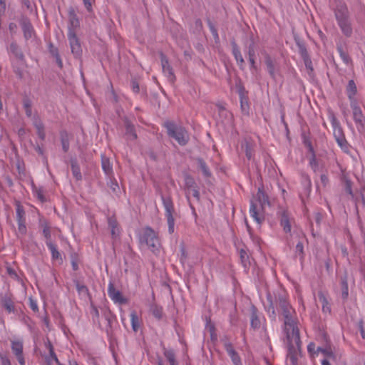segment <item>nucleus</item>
Segmentation results:
<instances>
[{
	"label": "nucleus",
	"mask_w": 365,
	"mask_h": 365,
	"mask_svg": "<svg viewBox=\"0 0 365 365\" xmlns=\"http://www.w3.org/2000/svg\"><path fill=\"white\" fill-rule=\"evenodd\" d=\"M295 255L299 256L300 260H303L304 258V245L302 242H299L296 245L295 247Z\"/></svg>",
	"instance_id": "51"
},
{
	"label": "nucleus",
	"mask_w": 365,
	"mask_h": 365,
	"mask_svg": "<svg viewBox=\"0 0 365 365\" xmlns=\"http://www.w3.org/2000/svg\"><path fill=\"white\" fill-rule=\"evenodd\" d=\"M247 55L248 58H256L255 56V42L253 36L250 37V43L247 46Z\"/></svg>",
	"instance_id": "48"
},
{
	"label": "nucleus",
	"mask_w": 365,
	"mask_h": 365,
	"mask_svg": "<svg viewBox=\"0 0 365 365\" xmlns=\"http://www.w3.org/2000/svg\"><path fill=\"white\" fill-rule=\"evenodd\" d=\"M163 354L169 363L176 361L175 354L173 349H168L165 347V346H163Z\"/></svg>",
	"instance_id": "47"
},
{
	"label": "nucleus",
	"mask_w": 365,
	"mask_h": 365,
	"mask_svg": "<svg viewBox=\"0 0 365 365\" xmlns=\"http://www.w3.org/2000/svg\"><path fill=\"white\" fill-rule=\"evenodd\" d=\"M71 167L73 177L76 179V180H81L82 175L81 173L79 164L76 158L71 160Z\"/></svg>",
	"instance_id": "36"
},
{
	"label": "nucleus",
	"mask_w": 365,
	"mask_h": 365,
	"mask_svg": "<svg viewBox=\"0 0 365 365\" xmlns=\"http://www.w3.org/2000/svg\"><path fill=\"white\" fill-rule=\"evenodd\" d=\"M195 160L197 163V167L201 170L205 178H210L212 177V172L210 171L207 163L200 157L195 158Z\"/></svg>",
	"instance_id": "28"
},
{
	"label": "nucleus",
	"mask_w": 365,
	"mask_h": 365,
	"mask_svg": "<svg viewBox=\"0 0 365 365\" xmlns=\"http://www.w3.org/2000/svg\"><path fill=\"white\" fill-rule=\"evenodd\" d=\"M340 285L341 289V298L344 302L346 301L349 297L348 273L344 271L340 276Z\"/></svg>",
	"instance_id": "24"
},
{
	"label": "nucleus",
	"mask_w": 365,
	"mask_h": 365,
	"mask_svg": "<svg viewBox=\"0 0 365 365\" xmlns=\"http://www.w3.org/2000/svg\"><path fill=\"white\" fill-rule=\"evenodd\" d=\"M240 258L241 263L245 268H247L250 266V262L249 260V255L247 251L245 250L244 249H241L240 250Z\"/></svg>",
	"instance_id": "45"
},
{
	"label": "nucleus",
	"mask_w": 365,
	"mask_h": 365,
	"mask_svg": "<svg viewBox=\"0 0 365 365\" xmlns=\"http://www.w3.org/2000/svg\"><path fill=\"white\" fill-rule=\"evenodd\" d=\"M163 125L167 129L168 135L174 138L180 145L185 146L188 143L190 135L185 127L171 120L165 121Z\"/></svg>",
	"instance_id": "4"
},
{
	"label": "nucleus",
	"mask_w": 365,
	"mask_h": 365,
	"mask_svg": "<svg viewBox=\"0 0 365 365\" xmlns=\"http://www.w3.org/2000/svg\"><path fill=\"white\" fill-rule=\"evenodd\" d=\"M75 285L79 294L90 295L88 288L86 285L81 284L78 281H75Z\"/></svg>",
	"instance_id": "49"
},
{
	"label": "nucleus",
	"mask_w": 365,
	"mask_h": 365,
	"mask_svg": "<svg viewBox=\"0 0 365 365\" xmlns=\"http://www.w3.org/2000/svg\"><path fill=\"white\" fill-rule=\"evenodd\" d=\"M264 62L267 66V71L271 76V78L274 80L276 78L275 75V66L274 63L271 56L269 54H266L264 57Z\"/></svg>",
	"instance_id": "34"
},
{
	"label": "nucleus",
	"mask_w": 365,
	"mask_h": 365,
	"mask_svg": "<svg viewBox=\"0 0 365 365\" xmlns=\"http://www.w3.org/2000/svg\"><path fill=\"white\" fill-rule=\"evenodd\" d=\"M22 5L26 6L30 14L36 13V6L35 4H32L30 0H20Z\"/></svg>",
	"instance_id": "50"
},
{
	"label": "nucleus",
	"mask_w": 365,
	"mask_h": 365,
	"mask_svg": "<svg viewBox=\"0 0 365 365\" xmlns=\"http://www.w3.org/2000/svg\"><path fill=\"white\" fill-rule=\"evenodd\" d=\"M150 312L152 315L158 321L162 320L165 315L163 307L156 304H152L150 305Z\"/></svg>",
	"instance_id": "35"
},
{
	"label": "nucleus",
	"mask_w": 365,
	"mask_h": 365,
	"mask_svg": "<svg viewBox=\"0 0 365 365\" xmlns=\"http://www.w3.org/2000/svg\"><path fill=\"white\" fill-rule=\"evenodd\" d=\"M336 50L343 62L346 65L352 64V59L351 58L348 53L344 50L343 46L341 43L336 45Z\"/></svg>",
	"instance_id": "39"
},
{
	"label": "nucleus",
	"mask_w": 365,
	"mask_h": 365,
	"mask_svg": "<svg viewBox=\"0 0 365 365\" xmlns=\"http://www.w3.org/2000/svg\"><path fill=\"white\" fill-rule=\"evenodd\" d=\"M108 227L110 229L111 237L113 240L119 238L120 230L118 223L115 218L109 217L108 219Z\"/></svg>",
	"instance_id": "25"
},
{
	"label": "nucleus",
	"mask_w": 365,
	"mask_h": 365,
	"mask_svg": "<svg viewBox=\"0 0 365 365\" xmlns=\"http://www.w3.org/2000/svg\"><path fill=\"white\" fill-rule=\"evenodd\" d=\"M250 327L253 330H258L261 327L260 315L261 313L259 312L257 308L252 304L250 309Z\"/></svg>",
	"instance_id": "20"
},
{
	"label": "nucleus",
	"mask_w": 365,
	"mask_h": 365,
	"mask_svg": "<svg viewBox=\"0 0 365 365\" xmlns=\"http://www.w3.org/2000/svg\"><path fill=\"white\" fill-rule=\"evenodd\" d=\"M309 160V165L311 167L314 173H317L320 170L319 161L317 158L316 154L312 155H307Z\"/></svg>",
	"instance_id": "41"
},
{
	"label": "nucleus",
	"mask_w": 365,
	"mask_h": 365,
	"mask_svg": "<svg viewBox=\"0 0 365 365\" xmlns=\"http://www.w3.org/2000/svg\"><path fill=\"white\" fill-rule=\"evenodd\" d=\"M344 190L345 192L351 196V200H354V195L352 190V182L349 179L345 180Z\"/></svg>",
	"instance_id": "52"
},
{
	"label": "nucleus",
	"mask_w": 365,
	"mask_h": 365,
	"mask_svg": "<svg viewBox=\"0 0 365 365\" xmlns=\"http://www.w3.org/2000/svg\"><path fill=\"white\" fill-rule=\"evenodd\" d=\"M277 305L284 324V330L289 329L291 334H294V337L299 340V329L297 327V318L295 309L292 307L287 298L284 294H278L276 297Z\"/></svg>",
	"instance_id": "1"
},
{
	"label": "nucleus",
	"mask_w": 365,
	"mask_h": 365,
	"mask_svg": "<svg viewBox=\"0 0 365 365\" xmlns=\"http://www.w3.org/2000/svg\"><path fill=\"white\" fill-rule=\"evenodd\" d=\"M334 16L341 33L347 38L353 34L349 11L345 3L339 1L334 9Z\"/></svg>",
	"instance_id": "3"
},
{
	"label": "nucleus",
	"mask_w": 365,
	"mask_h": 365,
	"mask_svg": "<svg viewBox=\"0 0 365 365\" xmlns=\"http://www.w3.org/2000/svg\"><path fill=\"white\" fill-rule=\"evenodd\" d=\"M123 121L125 128V135H128V139L130 140H136L138 135L135 132V125L126 117L123 119Z\"/></svg>",
	"instance_id": "27"
},
{
	"label": "nucleus",
	"mask_w": 365,
	"mask_h": 365,
	"mask_svg": "<svg viewBox=\"0 0 365 365\" xmlns=\"http://www.w3.org/2000/svg\"><path fill=\"white\" fill-rule=\"evenodd\" d=\"M230 44L232 46V53L235 57L237 64L240 69L243 71L245 69V62L241 53L240 49L235 39L231 41Z\"/></svg>",
	"instance_id": "21"
},
{
	"label": "nucleus",
	"mask_w": 365,
	"mask_h": 365,
	"mask_svg": "<svg viewBox=\"0 0 365 365\" xmlns=\"http://www.w3.org/2000/svg\"><path fill=\"white\" fill-rule=\"evenodd\" d=\"M48 51L51 55L55 58L56 63L59 68L61 69L63 68V61L58 53V49L51 42L48 44Z\"/></svg>",
	"instance_id": "32"
},
{
	"label": "nucleus",
	"mask_w": 365,
	"mask_h": 365,
	"mask_svg": "<svg viewBox=\"0 0 365 365\" xmlns=\"http://www.w3.org/2000/svg\"><path fill=\"white\" fill-rule=\"evenodd\" d=\"M18 222V231L20 234L22 235H24L26 234L27 228L26 226V220H20Z\"/></svg>",
	"instance_id": "56"
},
{
	"label": "nucleus",
	"mask_w": 365,
	"mask_h": 365,
	"mask_svg": "<svg viewBox=\"0 0 365 365\" xmlns=\"http://www.w3.org/2000/svg\"><path fill=\"white\" fill-rule=\"evenodd\" d=\"M43 235L46 240V245L48 242H52L50 227L47 224H46L43 227Z\"/></svg>",
	"instance_id": "54"
},
{
	"label": "nucleus",
	"mask_w": 365,
	"mask_h": 365,
	"mask_svg": "<svg viewBox=\"0 0 365 365\" xmlns=\"http://www.w3.org/2000/svg\"><path fill=\"white\" fill-rule=\"evenodd\" d=\"M256 201L259 203V205L255 201L251 200L250 213L257 223L261 225L265 219L264 215L265 206L271 205L269 196L265 193L263 186L258 187Z\"/></svg>",
	"instance_id": "2"
},
{
	"label": "nucleus",
	"mask_w": 365,
	"mask_h": 365,
	"mask_svg": "<svg viewBox=\"0 0 365 365\" xmlns=\"http://www.w3.org/2000/svg\"><path fill=\"white\" fill-rule=\"evenodd\" d=\"M322 339L324 341L325 344H324V346H318L317 348V354L319 352H321L324 355H325L326 356H328V357L334 356V353H333V351L331 349V345H330V341H329V339L327 334H322Z\"/></svg>",
	"instance_id": "23"
},
{
	"label": "nucleus",
	"mask_w": 365,
	"mask_h": 365,
	"mask_svg": "<svg viewBox=\"0 0 365 365\" xmlns=\"http://www.w3.org/2000/svg\"><path fill=\"white\" fill-rule=\"evenodd\" d=\"M351 108L353 112V118L356 125L359 131H361L365 128V116L362 113V110L359 106L358 101H354L350 103Z\"/></svg>",
	"instance_id": "14"
},
{
	"label": "nucleus",
	"mask_w": 365,
	"mask_h": 365,
	"mask_svg": "<svg viewBox=\"0 0 365 365\" xmlns=\"http://www.w3.org/2000/svg\"><path fill=\"white\" fill-rule=\"evenodd\" d=\"M68 39L69 41L71 53L76 58H80L82 56L83 50L79 38L77 37L76 31L70 29L68 31Z\"/></svg>",
	"instance_id": "12"
},
{
	"label": "nucleus",
	"mask_w": 365,
	"mask_h": 365,
	"mask_svg": "<svg viewBox=\"0 0 365 365\" xmlns=\"http://www.w3.org/2000/svg\"><path fill=\"white\" fill-rule=\"evenodd\" d=\"M23 106L25 110V113L27 117L30 118L32 115V103L31 101L28 97H24L23 98Z\"/></svg>",
	"instance_id": "44"
},
{
	"label": "nucleus",
	"mask_w": 365,
	"mask_h": 365,
	"mask_svg": "<svg viewBox=\"0 0 365 365\" xmlns=\"http://www.w3.org/2000/svg\"><path fill=\"white\" fill-rule=\"evenodd\" d=\"M61 143L62 149L65 153H67L70 148L69 137L66 131H61L60 133Z\"/></svg>",
	"instance_id": "42"
},
{
	"label": "nucleus",
	"mask_w": 365,
	"mask_h": 365,
	"mask_svg": "<svg viewBox=\"0 0 365 365\" xmlns=\"http://www.w3.org/2000/svg\"><path fill=\"white\" fill-rule=\"evenodd\" d=\"M11 343L12 352L15 355L18 362L20 365H25L26 361L23 354V341L20 340H12Z\"/></svg>",
	"instance_id": "17"
},
{
	"label": "nucleus",
	"mask_w": 365,
	"mask_h": 365,
	"mask_svg": "<svg viewBox=\"0 0 365 365\" xmlns=\"http://www.w3.org/2000/svg\"><path fill=\"white\" fill-rule=\"evenodd\" d=\"M302 139L304 145L307 148V155H312L316 154L314 147L312 145L310 138L304 133L302 134Z\"/></svg>",
	"instance_id": "40"
},
{
	"label": "nucleus",
	"mask_w": 365,
	"mask_h": 365,
	"mask_svg": "<svg viewBox=\"0 0 365 365\" xmlns=\"http://www.w3.org/2000/svg\"><path fill=\"white\" fill-rule=\"evenodd\" d=\"M101 167L105 174L110 178L113 174V165L110 160L105 155H101Z\"/></svg>",
	"instance_id": "29"
},
{
	"label": "nucleus",
	"mask_w": 365,
	"mask_h": 365,
	"mask_svg": "<svg viewBox=\"0 0 365 365\" xmlns=\"http://www.w3.org/2000/svg\"><path fill=\"white\" fill-rule=\"evenodd\" d=\"M318 297L319 302L322 304V311L323 312H331V306L328 302V299H327L326 296L322 292H319L318 293Z\"/></svg>",
	"instance_id": "43"
},
{
	"label": "nucleus",
	"mask_w": 365,
	"mask_h": 365,
	"mask_svg": "<svg viewBox=\"0 0 365 365\" xmlns=\"http://www.w3.org/2000/svg\"><path fill=\"white\" fill-rule=\"evenodd\" d=\"M130 87L135 93H138L140 91L139 83L136 79H132L130 81Z\"/></svg>",
	"instance_id": "60"
},
{
	"label": "nucleus",
	"mask_w": 365,
	"mask_h": 365,
	"mask_svg": "<svg viewBox=\"0 0 365 365\" xmlns=\"http://www.w3.org/2000/svg\"><path fill=\"white\" fill-rule=\"evenodd\" d=\"M160 56L163 72L167 76L168 81L172 84H173L176 80V77L175 75L174 74L173 69L172 66L170 65L168 58L163 52H160Z\"/></svg>",
	"instance_id": "16"
},
{
	"label": "nucleus",
	"mask_w": 365,
	"mask_h": 365,
	"mask_svg": "<svg viewBox=\"0 0 365 365\" xmlns=\"http://www.w3.org/2000/svg\"><path fill=\"white\" fill-rule=\"evenodd\" d=\"M277 216L279 220L280 226L283 228L284 232L286 233H290L292 229L291 222L292 220L291 214L288 212L287 210L279 207L277 212Z\"/></svg>",
	"instance_id": "15"
},
{
	"label": "nucleus",
	"mask_w": 365,
	"mask_h": 365,
	"mask_svg": "<svg viewBox=\"0 0 365 365\" xmlns=\"http://www.w3.org/2000/svg\"><path fill=\"white\" fill-rule=\"evenodd\" d=\"M208 26L209 29L212 33V35L215 41L219 40V35L217 29L214 26V24L210 21H208Z\"/></svg>",
	"instance_id": "57"
},
{
	"label": "nucleus",
	"mask_w": 365,
	"mask_h": 365,
	"mask_svg": "<svg viewBox=\"0 0 365 365\" xmlns=\"http://www.w3.org/2000/svg\"><path fill=\"white\" fill-rule=\"evenodd\" d=\"M294 41L298 47L299 53L303 59L306 68L308 70V73L311 76L314 72L312 61L308 53L304 41L297 35L294 36Z\"/></svg>",
	"instance_id": "8"
},
{
	"label": "nucleus",
	"mask_w": 365,
	"mask_h": 365,
	"mask_svg": "<svg viewBox=\"0 0 365 365\" xmlns=\"http://www.w3.org/2000/svg\"><path fill=\"white\" fill-rule=\"evenodd\" d=\"M235 88L240 97L242 111L244 113H247L250 109L248 91L245 89L240 78L235 80Z\"/></svg>",
	"instance_id": "10"
},
{
	"label": "nucleus",
	"mask_w": 365,
	"mask_h": 365,
	"mask_svg": "<svg viewBox=\"0 0 365 365\" xmlns=\"http://www.w3.org/2000/svg\"><path fill=\"white\" fill-rule=\"evenodd\" d=\"M225 349L226 350L227 354L231 358V360L234 365H242L241 358L238 353L235 350L232 344L226 341L224 344Z\"/></svg>",
	"instance_id": "22"
},
{
	"label": "nucleus",
	"mask_w": 365,
	"mask_h": 365,
	"mask_svg": "<svg viewBox=\"0 0 365 365\" xmlns=\"http://www.w3.org/2000/svg\"><path fill=\"white\" fill-rule=\"evenodd\" d=\"M36 195L37 198L41 202H44L46 201V198L45 195H43V190L41 189L36 190Z\"/></svg>",
	"instance_id": "64"
},
{
	"label": "nucleus",
	"mask_w": 365,
	"mask_h": 365,
	"mask_svg": "<svg viewBox=\"0 0 365 365\" xmlns=\"http://www.w3.org/2000/svg\"><path fill=\"white\" fill-rule=\"evenodd\" d=\"M285 334L288 349L287 358L289 361L290 365H298L297 356L301 353L302 346L300 335L299 334V340H297L294 337V334H291L289 329H285Z\"/></svg>",
	"instance_id": "5"
},
{
	"label": "nucleus",
	"mask_w": 365,
	"mask_h": 365,
	"mask_svg": "<svg viewBox=\"0 0 365 365\" xmlns=\"http://www.w3.org/2000/svg\"><path fill=\"white\" fill-rule=\"evenodd\" d=\"M108 294L109 297L115 302L118 303L120 304H125L127 303L128 300L125 298L121 292L117 290L114 284L112 282H110L108 287Z\"/></svg>",
	"instance_id": "18"
},
{
	"label": "nucleus",
	"mask_w": 365,
	"mask_h": 365,
	"mask_svg": "<svg viewBox=\"0 0 365 365\" xmlns=\"http://www.w3.org/2000/svg\"><path fill=\"white\" fill-rule=\"evenodd\" d=\"M47 247L51 252L52 259L54 260H58L60 263H62L63 259L61 253L57 250L56 245L52 242H48L47 243Z\"/></svg>",
	"instance_id": "38"
},
{
	"label": "nucleus",
	"mask_w": 365,
	"mask_h": 365,
	"mask_svg": "<svg viewBox=\"0 0 365 365\" xmlns=\"http://www.w3.org/2000/svg\"><path fill=\"white\" fill-rule=\"evenodd\" d=\"M161 200L165 211V216L168 225V232L173 234L175 232L174 216L176 215L174 204L170 196L161 195Z\"/></svg>",
	"instance_id": "7"
},
{
	"label": "nucleus",
	"mask_w": 365,
	"mask_h": 365,
	"mask_svg": "<svg viewBox=\"0 0 365 365\" xmlns=\"http://www.w3.org/2000/svg\"><path fill=\"white\" fill-rule=\"evenodd\" d=\"M34 125L37 130V135L41 140L46 138L45 127L43 123L38 118H35L34 120Z\"/></svg>",
	"instance_id": "33"
},
{
	"label": "nucleus",
	"mask_w": 365,
	"mask_h": 365,
	"mask_svg": "<svg viewBox=\"0 0 365 365\" xmlns=\"http://www.w3.org/2000/svg\"><path fill=\"white\" fill-rule=\"evenodd\" d=\"M29 307L34 312H38V307L37 302L32 297H29Z\"/></svg>",
	"instance_id": "62"
},
{
	"label": "nucleus",
	"mask_w": 365,
	"mask_h": 365,
	"mask_svg": "<svg viewBox=\"0 0 365 365\" xmlns=\"http://www.w3.org/2000/svg\"><path fill=\"white\" fill-rule=\"evenodd\" d=\"M71 258L72 269L74 271H77L79 269L78 264V256L76 254H73V255H71Z\"/></svg>",
	"instance_id": "59"
},
{
	"label": "nucleus",
	"mask_w": 365,
	"mask_h": 365,
	"mask_svg": "<svg viewBox=\"0 0 365 365\" xmlns=\"http://www.w3.org/2000/svg\"><path fill=\"white\" fill-rule=\"evenodd\" d=\"M16 212L17 221L25 220V210L19 202H16Z\"/></svg>",
	"instance_id": "46"
},
{
	"label": "nucleus",
	"mask_w": 365,
	"mask_h": 365,
	"mask_svg": "<svg viewBox=\"0 0 365 365\" xmlns=\"http://www.w3.org/2000/svg\"><path fill=\"white\" fill-rule=\"evenodd\" d=\"M0 304L9 314L13 313L16 315L23 314V311L14 305L13 294L11 292L0 294Z\"/></svg>",
	"instance_id": "9"
},
{
	"label": "nucleus",
	"mask_w": 365,
	"mask_h": 365,
	"mask_svg": "<svg viewBox=\"0 0 365 365\" xmlns=\"http://www.w3.org/2000/svg\"><path fill=\"white\" fill-rule=\"evenodd\" d=\"M184 181H185V190L186 192V197L187 200L190 202L189 193L190 189L197 187V183L195 181L193 177L187 173H183Z\"/></svg>",
	"instance_id": "26"
},
{
	"label": "nucleus",
	"mask_w": 365,
	"mask_h": 365,
	"mask_svg": "<svg viewBox=\"0 0 365 365\" xmlns=\"http://www.w3.org/2000/svg\"><path fill=\"white\" fill-rule=\"evenodd\" d=\"M68 19L69 26L68 30L72 29L75 31V29L79 27V20L76 14L75 9L73 7H70L68 9Z\"/></svg>",
	"instance_id": "31"
},
{
	"label": "nucleus",
	"mask_w": 365,
	"mask_h": 365,
	"mask_svg": "<svg viewBox=\"0 0 365 365\" xmlns=\"http://www.w3.org/2000/svg\"><path fill=\"white\" fill-rule=\"evenodd\" d=\"M19 23L26 41L31 39L36 35L35 29L27 16L21 14L19 18Z\"/></svg>",
	"instance_id": "13"
},
{
	"label": "nucleus",
	"mask_w": 365,
	"mask_h": 365,
	"mask_svg": "<svg viewBox=\"0 0 365 365\" xmlns=\"http://www.w3.org/2000/svg\"><path fill=\"white\" fill-rule=\"evenodd\" d=\"M140 245H146L153 253L158 251L160 241L155 232L150 227H145L138 235Z\"/></svg>",
	"instance_id": "6"
},
{
	"label": "nucleus",
	"mask_w": 365,
	"mask_h": 365,
	"mask_svg": "<svg viewBox=\"0 0 365 365\" xmlns=\"http://www.w3.org/2000/svg\"><path fill=\"white\" fill-rule=\"evenodd\" d=\"M6 269L7 274H9V276L11 278H12L13 279H15L18 282H19L21 280L20 277H19V275L17 274V273L14 269L11 267L9 265H7L6 267Z\"/></svg>",
	"instance_id": "53"
},
{
	"label": "nucleus",
	"mask_w": 365,
	"mask_h": 365,
	"mask_svg": "<svg viewBox=\"0 0 365 365\" xmlns=\"http://www.w3.org/2000/svg\"><path fill=\"white\" fill-rule=\"evenodd\" d=\"M346 92L350 103L354 101H357L355 95L357 93V88L354 80L349 81L348 85L346 88Z\"/></svg>",
	"instance_id": "30"
},
{
	"label": "nucleus",
	"mask_w": 365,
	"mask_h": 365,
	"mask_svg": "<svg viewBox=\"0 0 365 365\" xmlns=\"http://www.w3.org/2000/svg\"><path fill=\"white\" fill-rule=\"evenodd\" d=\"M229 317H230V324L232 326L237 325V321H238V317H237V311L235 309L230 312Z\"/></svg>",
	"instance_id": "55"
},
{
	"label": "nucleus",
	"mask_w": 365,
	"mask_h": 365,
	"mask_svg": "<svg viewBox=\"0 0 365 365\" xmlns=\"http://www.w3.org/2000/svg\"><path fill=\"white\" fill-rule=\"evenodd\" d=\"M180 252H181V256L180 257V261L182 264H184V262L187 258V253H186L185 248L183 245H181Z\"/></svg>",
	"instance_id": "63"
},
{
	"label": "nucleus",
	"mask_w": 365,
	"mask_h": 365,
	"mask_svg": "<svg viewBox=\"0 0 365 365\" xmlns=\"http://www.w3.org/2000/svg\"><path fill=\"white\" fill-rule=\"evenodd\" d=\"M330 121L333 128V133L336 141L338 145L343 148L346 146L347 141L345 138L343 129L340 125L339 121L336 116L332 114L330 117Z\"/></svg>",
	"instance_id": "11"
},
{
	"label": "nucleus",
	"mask_w": 365,
	"mask_h": 365,
	"mask_svg": "<svg viewBox=\"0 0 365 365\" xmlns=\"http://www.w3.org/2000/svg\"><path fill=\"white\" fill-rule=\"evenodd\" d=\"M0 360L1 365H11L9 358L5 353L0 352Z\"/></svg>",
	"instance_id": "58"
},
{
	"label": "nucleus",
	"mask_w": 365,
	"mask_h": 365,
	"mask_svg": "<svg viewBox=\"0 0 365 365\" xmlns=\"http://www.w3.org/2000/svg\"><path fill=\"white\" fill-rule=\"evenodd\" d=\"M9 55H12L19 62L24 63L26 62L25 56L21 47L14 41L6 48Z\"/></svg>",
	"instance_id": "19"
},
{
	"label": "nucleus",
	"mask_w": 365,
	"mask_h": 365,
	"mask_svg": "<svg viewBox=\"0 0 365 365\" xmlns=\"http://www.w3.org/2000/svg\"><path fill=\"white\" fill-rule=\"evenodd\" d=\"M357 326H358V329L360 331V334L361 336V338L363 339H365V329H364V321L362 319H361L358 323H357Z\"/></svg>",
	"instance_id": "61"
},
{
	"label": "nucleus",
	"mask_w": 365,
	"mask_h": 365,
	"mask_svg": "<svg viewBox=\"0 0 365 365\" xmlns=\"http://www.w3.org/2000/svg\"><path fill=\"white\" fill-rule=\"evenodd\" d=\"M130 321L132 329L134 332H138L141 327V320L138 316L135 311H132L130 313Z\"/></svg>",
	"instance_id": "37"
}]
</instances>
